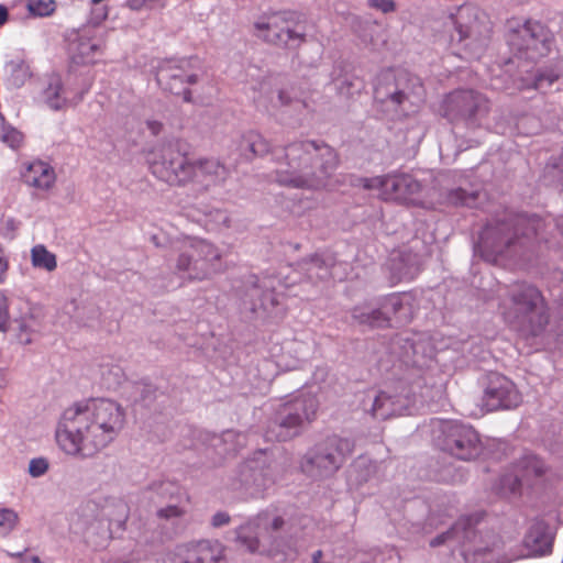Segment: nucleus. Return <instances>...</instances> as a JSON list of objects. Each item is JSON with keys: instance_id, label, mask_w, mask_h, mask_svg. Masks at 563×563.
Masks as SVG:
<instances>
[{"instance_id": "59", "label": "nucleus", "mask_w": 563, "mask_h": 563, "mask_svg": "<svg viewBox=\"0 0 563 563\" xmlns=\"http://www.w3.org/2000/svg\"><path fill=\"white\" fill-rule=\"evenodd\" d=\"M21 341L25 344H29L31 343V339L26 338L25 340H23L21 336H20Z\"/></svg>"}, {"instance_id": "51", "label": "nucleus", "mask_w": 563, "mask_h": 563, "mask_svg": "<svg viewBox=\"0 0 563 563\" xmlns=\"http://www.w3.org/2000/svg\"><path fill=\"white\" fill-rule=\"evenodd\" d=\"M8 20V10L4 5L0 4V26H2Z\"/></svg>"}, {"instance_id": "4", "label": "nucleus", "mask_w": 563, "mask_h": 563, "mask_svg": "<svg viewBox=\"0 0 563 563\" xmlns=\"http://www.w3.org/2000/svg\"><path fill=\"white\" fill-rule=\"evenodd\" d=\"M542 225V220L536 216H516L490 223L482 231L476 250L487 262H496L500 256L523 255L533 247Z\"/></svg>"}, {"instance_id": "46", "label": "nucleus", "mask_w": 563, "mask_h": 563, "mask_svg": "<svg viewBox=\"0 0 563 563\" xmlns=\"http://www.w3.org/2000/svg\"><path fill=\"white\" fill-rule=\"evenodd\" d=\"M184 510L175 505L167 506L165 508H162L157 511L158 517L165 518V519H172V518H178L184 515Z\"/></svg>"}, {"instance_id": "60", "label": "nucleus", "mask_w": 563, "mask_h": 563, "mask_svg": "<svg viewBox=\"0 0 563 563\" xmlns=\"http://www.w3.org/2000/svg\"><path fill=\"white\" fill-rule=\"evenodd\" d=\"M257 294H258V289H257V287H254L253 288V295H257Z\"/></svg>"}, {"instance_id": "40", "label": "nucleus", "mask_w": 563, "mask_h": 563, "mask_svg": "<svg viewBox=\"0 0 563 563\" xmlns=\"http://www.w3.org/2000/svg\"><path fill=\"white\" fill-rule=\"evenodd\" d=\"M471 519L467 518V519H463L459 522H456L449 531H446L445 533L441 534V536H438L437 538H434L430 544L431 547H437V545H440L442 544L446 539L449 538H455L457 537L460 530H466L467 527H471Z\"/></svg>"}, {"instance_id": "42", "label": "nucleus", "mask_w": 563, "mask_h": 563, "mask_svg": "<svg viewBox=\"0 0 563 563\" xmlns=\"http://www.w3.org/2000/svg\"><path fill=\"white\" fill-rule=\"evenodd\" d=\"M375 468V465L366 459H358L353 465V472L365 471V474H360V479L366 482L369 478L371 472Z\"/></svg>"}, {"instance_id": "55", "label": "nucleus", "mask_w": 563, "mask_h": 563, "mask_svg": "<svg viewBox=\"0 0 563 563\" xmlns=\"http://www.w3.org/2000/svg\"><path fill=\"white\" fill-rule=\"evenodd\" d=\"M5 385L4 375L2 371L0 369V388H3Z\"/></svg>"}, {"instance_id": "44", "label": "nucleus", "mask_w": 563, "mask_h": 563, "mask_svg": "<svg viewBox=\"0 0 563 563\" xmlns=\"http://www.w3.org/2000/svg\"><path fill=\"white\" fill-rule=\"evenodd\" d=\"M9 318V300L0 294V331H5Z\"/></svg>"}, {"instance_id": "49", "label": "nucleus", "mask_w": 563, "mask_h": 563, "mask_svg": "<svg viewBox=\"0 0 563 563\" xmlns=\"http://www.w3.org/2000/svg\"><path fill=\"white\" fill-rule=\"evenodd\" d=\"M8 267H9L8 260L4 256V254H3L2 246L0 245V283L3 282L4 275H5L7 271H8Z\"/></svg>"}, {"instance_id": "24", "label": "nucleus", "mask_w": 563, "mask_h": 563, "mask_svg": "<svg viewBox=\"0 0 563 563\" xmlns=\"http://www.w3.org/2000/svg\"><path fill=\"white\" fill-rule=\"evenodd\" d=\"M20 175L22 181L37 192L49 191L56 183L54 167L42 159L23 163Z\"/></svg>"}, {"instance_id": "30", "label": "nucleus", "mask_w": 563, "mask_h": 563, "mask_svg": "<svg viewBox=\"0 0 563 563\" xmlns=\"http://www.w3.org/2000/svg\"><path fill=\"white\" fill-rule=\"evenodd\" d=\"M268 151L269 144L261 134L250 131L242 136L240 152L245 159L250 161L255 156H262Z\"/></svg>"}, {"instance_id": "56", "label": "nucleus", "mask_w": 563, "mask_h": 563, "mask_svg": "<svg viewBox=\"0 0 563 563\" xmlns=\"http://www.w3.org/2000/svg\"><path fill=\"white\" fill-rule=\"evenodd\" d=\"M558 227H559V229L561 230V232L563 234V217L559 220Z\"/></svg>"}, {"instance_id": "17", "label": "nucleus", "mask_w": 563, "mask_h": 563, "mask_svg": "<svg viewBox=\"0 0 563 563\" xmlns=\"http://www.w3.org/2000/svg\"><path fill=\"white\" fill-rule=\"evenodd\" d=\"M91 84L80 89H73L65 84L59 74H49L41 91L42 102L53 111H60L78 106L90 90Z\"/></svg>"}, {"instance_id": "32", "label": "nucleus", "mask_w": 563, "mask_h": 563, "mask_svg": "<svg viewBox=\"0 0 563 563\" xmlns=\"http://www.w3.org/2000/svg\"><path fill=\"white\" fill-rule=\"evenodd\" d=\"M306 272L311 280H323L331 275L329 265L318 255L312 256L307 262Z\"/></svg>"}, {"instance_id": "58", "label": "nucleus", "mask_w": 563, "mask_h": 563, "mask_svg": "<svg viewBox=\"0 0 563 563\" xmlns=\"http://www.w3.org/2000/svg\"><path fill=\"white\" fill-rule=\"evenodd\" d=\"M93 531H95V525L92 523V525L88 528V534L93 533Z\"/></svg>"}, {"instance_id": "52", "label": "nucleus", "mask_w": 563, "mask_h": 563, "mask_svg": "<svg viewBox=\"0 0 563 563\" xmlns=\"http://www.w3.org/2000/svg\"><path fill=\"white\" fill-rule=\"evenodd\" d=\"M216 217H217L219 220H221L224 224H227V223H228V217H227V214H225L223 211H221V210H217V211H216Z\"/></svg>"}, {"instance_id": "14", "label": "nucleus", "mask_w": 563, "mask_h": 563, "mask_svg": "<svg viewBox=\"0 0 563 563\" xmlns=\"http://www.w3.org/2000/svg\"><path fill=\"white\" fill-rule=\"evenodd\" d=\"M375 98L382 102L389 100L396 106H402L407 101L418 106L423 100V88L418 78H410L405 73L397 76L386 73L375 88Z\"/></svg>"}, {"instance_id": "7", "label": "nucleus", "mask_w": 563, "mask_h": 563, "mask_svg": "<svg viewBox=\"0 0 563 563\" xmlns=\"http://www.w3.org/2000/svg\"><path fill=\"white\" fill-rule=\"evenodd\" d=\"M221 252L212 243L190 239L184 243L176 261V271L189 280H207L221 272Z\"/></svg>"}, {"instance_id": "33", "label": "nucleus", "mask_w": 563, "mask_h": 563, "mask_svg": "<svg viewBox=\"0 0 563 563\" xmlns=\"http://www.w3.org/2000/svg\"><path fill=\"white\" fill-rule=\"evenodd\" d=\"M275 107L308 108L306 100L298 99L294 88H282L276 92Z\"/></svg>"}, {"instance_id": "23", "label": "nucleus", "mask_w": 563, "mask_h": 563, "mask_svg": "<svg viewBox=\"0 0 563 563\" xmlns=\"http://www.w3.org/2000/svg\"><path fill=\"white\" fill-rule=\"evenodd\" d=\"M547 466L537 455L526 454L515 465L514 475H505L501 478V488L510 494H517L523 482L543 475Z\"/></svg>"}, {"instance_id": "1", "label": "nucleus", "mask_w": 563, "mask_h": 563, "mask_svg": "<svg viewBox=\"0 0 563 563\" xmlns=\"http://www.w3.org/2000/svg\"><path fill=\"white\" fill-rule=\"evenodd\" d=\"M125 423L126 410L119 401L88 398L63 411L55 429V441L71 459H91L119 438Z\"/></svg>"}, {"instance_id": "16", "label": "nucleus", "mask_w": 563, "mask_h": 563, "mask_svg": "<svg viewBox=\"0 0 563 563\" xmlns=\"http://www.w3.org/2000/svg\"><path fill=\"white\" fill-rule=\"evenodd\" d=\"M158 85L174 95H183L185 101L191 100L188 86L198 81V74L191 58L166 59L157 68Z\"/></svg>"}, {"instance_id": "31", "label": "nucleus", "mask_w": 563, "mask_h": 563, "mask_svg": "<svg viewBox=\"0 0 563 563\" xmlns=\"http://www.w3.org/2000/svg\"><path fill=\"white\" fill-rule=\"evenodd\" d=\"M31 264L34 268L53 272L57 267V257L44 244H36L31 249Z\"/></svg>"}, {"instance_id": "21", "label": "nucleus", "mask_w": 563, "mask_h": 563, "mask_svg": "<svg viewBox=\"0 0 563 563\" xmlns=\"http://www.w3.org/2000/svg\"><path fill=\"white\" fill-rule=\"evenodd\" d=\"M284 523L280 516L268 510L263 511L236 529V541L249 552L256 553L260 551L258 537L271 531H278Z\"/></svg>"}, {"instance_id": "28", "label": "nucleus", "mask_w": 563, "mask_h": 563, "mask_svg": "<svg viewBox=\"0 0 563 563\" xmlns=\"http://www.w3.org/2000/svg\"><path fill=\"white\" fill-rule=\"evenodd\" d=\"M102 46L101 41H95L91 36L81 34L73 44V58L77 63H92L102 53Z\"/></svg>"}, {"instance_id": "47", "label": "nucleus", "mask_w": 563, "mask_h": 563, "mask_svg": "<svg viewBox=\"0 0 563 563\" xmlns=\"http://www.w3.org/2000/svg\"><path fill=\"white\" fill-rule=\"evenodd\" d=\"M230 522V516L225 511H219L212 516L211 525L216 528L225 526Z\"/></svg>"}, {"instance_id": "18", "label": "nucleus", "mask_w": 563, "mask_h": 563, "mask_svg": "<svg viewBox=\"0 0 563 563\" xmlns=\"http://www.w3.org/2000/svg\"><path fill=\"white\" fill-rule=\"evenodd\" d=\"M443 450L456 459L468 461L479 454V438L471 426L448 422L443 427Z\"/></svg>"}, {"instance_id": "8", "label": "nucleus", "mask_w": 563, "mask_h": 563, "mask_svg": "<svg viewBox=\"0 0 563 563\" xmlns=\"http://www.w3.org/2000/svg\"><path fill=\"white\" fill-rule=\"evenodd\" d=\"M317 409L318 401L310 394H301L283 404L277 410L274 424L267 431L266 437L277 441L291 439L299 433L305 422L314 418Z\"/></svg>"}, {"instance_id": "5", "label": "nucleus", "mask_w": 563, "mask_h": 563, "mask_svg": "<svg viewBox=\"0 0 563 563\" xmlns=\"http://www.w3.org/2000/svg\"><path fill=\"white\" fill-rule=\"evenodd\" d=\"M499 311L512 329L523 333L536 334L545 323L543 297L528 284L507 288L500 297Z\"/></svg>"}, {"instance_id": "12", "label": "nucleus", "mask_w": 563, "mask_h": 563, "mask_svg": "<svg viewBox=\"0 0 563 563\" xmlns=\"http://www.w3.org/2000/svg\"><path fill=\"white\" fill-rule=\"evenodd\" d=\"M423 406L418 400L412 386L397 383L382 390L373 400L371 413L376 419H388L394 416L412 415Z\"/></svg>"}, {"instance_id": "29", "label": "nucleus", "mask_w": 563, "mask_h": 563, "mask_svg": "<svg viewBox=\"0 0 563 563\" xmlns=\"http://www.w3.org/2000/svg\"><path fill=\"white\" fill-rule=\"evenodd\" d=\"M4 73L9 84L15 88H20L32 77V70L29 63L15 57L8 60L4 65Z\"/></svg>"}, {"instance_id": "53", "label": "nucleus", "mask_w": 563, "mask_h": 563, "mask_svg": "<svg viewBox=\"0 0 563 563\" xmlns=\"http://www.w3.org/2000/svg\"><path fill=\"white\" fill-rule=\"evenodd\" d=\"M302 360H303V355L301 354L300 356H298L297 361H296L294 364L288 365V368L294 369V368L299 367L300 362H301Z\"/></svg>"}, {"instance_id": "39", "label": "nucleus", "mask_w": 563, "mask_h": 563, "mask_svg": "<svg viewBox=\"0 0 563 563\" xmlns=\"http://www.w3.org/2000/svg\"><path fill=\"white\" fill-rule=\"evenodd\" d=\"M449 202L455 206L475 207L477 194H467L463 189H455L449 194Z\"/></svg>"}, {"instance_id": "35", "label": "nucleus", "mask_w": 563, "mask_h": 563, "mask_svg": "<svg viewBox=\"0 0 563 563\" xmlns=\"http://www.w3.org/2000/svg\"><path fill=\"white\" fill-rule=\"evenodd\" d=\"M26 10L33 16H49L56 10L54 0H26Z\"/></svg>"}, {"instance_id": "2", "label": "nucleus", "mask_w": 563, "mask_h": 563, "mask_svg": "<svg viewBox=\"0 0 563 563\" xmlns=\"http://www.w3.org/2000/svg\"><path fill=\"white\" fill-rule=\"evenodd\" d=\"M147 162L157 179L170 186L191 185L197 194L223 185L229 177V169L219 159H190L172 146L153 151Z\"/></svg>"}, {"instance_id": "3", "label": "nucleus", "mask_w": 563, "mask_h": 563, "mask_svg": "<svg viewBox=\"0 0 563 563\" xmlns=\"http://www.w3.org/2000/svg\"><path fill=\"white\" fill-rule=\"evenodd\" d=\"M284 157L276 169V181L292 188L322 189L338 166L335 152L323 142H294L285 148Z\"/></svg>"}, {"instance_id": "10", "label": "nucleus", "mask_w": 563, "mask_h": 563, "mask_svg": "<svg viewBox=\"0 0 563 563\" xmlns=\"http://www.w3.org/2000/svg\"><path fill=\"white\" fill-rule=\"evenodd\" d=\"M353 450L347 439L330 438L322 445L309 451L302 459L301 470L311 477H327L334 474Z\"/></svg>"}, {"instance_id": "48", "label": "nucleus", "mask_w": 563, "mask_h": 563, "mask_svg": "<svg viewBox=\"0 0 563 563\" xmlns=\"http://www.w3.org/2000/svg\"><path fill=\"white\" fill-rule=\"evenodd\" d=\"M145 124L153 135H158L163 130V123L154 119L146 120Z\"/></svg>"}, {"instance_id": "43", "label": "nucleus", "mask_w": 563, "mask_h": 563, "mask_svg": "<svg viewBox=\"0 0 563 563\" xmlns=\"http://www.w3.org/2000/svg\"><path fill=\"white\" fill-rule=\"evenodd\" d=\"M367 4L369 8L376 9L383 13H390L396 10L394 0H368Z\"/></svg>"}, {"instance_id": "57", "label": "nucleus", "mask_w": 563, "mask_h": 563, "mask_svg": "<svg viewBox=\"0 0 563 563\" xmlns=\"http://www.w3.org/2000/svg\"><path fill=\"white\" fill-rule=\"evenodd\" d=\"M295 345H296V347H294V351L295 352H301L302 344L296 343Z\"/></svg>"}, {"instance_id": "41", "label": "nucleus", "mask_w": 563, "mask_h": 563, "mask_svg": "<svg viewBox=\"0 0 563 563\" xmlns=\"http://www.w3.org/2000/svg\"><path fill=\"white\" fill-rule=\"evenodd\" d=\"M48 470V463L45 459H33L29 464V473L33 477L44 475Z\"/></svg>"}, {"instance_id": "37", "label": "nucleus", "mask_w": 563, "mask_h": 563, "mask_svg": "<svg viewBox=\"0 0 563 563\" xmlns=\"http://www.w3.org/2000/svg\"><path fill=\"white\" fill-rule=\"evenodd\" d=\"M19 521L18 514L10 508H0V537L8 536Z\"/></svg>"}, {"instance_id": "6", "label": "nucleus", "mask_w": 563, "mask_h": 563, "mask_svg": "<svg viewBox=\"0 0 563 563\" xmlns=\"http://www.w3.org/2000/svg\"><path fill=\"white\" fill-rule=\"evenodd\" d=\"M275 484V473L266 451L241 463L228 477L225 489L238 498H257Z\"/></svg>"}, {"instance_id": "22", "label": "nucleus", "mask_w": 563, "mask_h": 563, "mask_svg": "<svg viewBox=\"0 0 563 563\" xmlns=\"http://www.w3.org/2000/svg\"><path fill=\"white\" fill-rule=\"evenodd\" d=\"M401 307V300L398 296L393 295L384 299L379 307L365 303L356 306L352 310L353 319L360 324L372 328L385 327L389 321V313H396Z\"/></svg>"}, {"instance_id": "50", "label": "nucleus", "mask_w": 563, "mask_h": 563, "mask_svg": "<svg viewBox=\"0 0 563 563\" xmlns=\"http://www.w3.org/2000/svg\"><path fill=\"white\" fill-rule=\"evenodd\" d=\"M412 350H413V354H415V360H413V364L419 366V367H422V366H426L427 365V362L423 361V360H420L418 357V354L419 352L422 350V344L421 343H416L412 345Z\"/></svg>"}, {"instance_id": "11", "label": "nucleus", "mask_w": 563, "mask_h": 563, "mask_svg": "<svg viewBox=\"0 0 563 563\" xmlns=\"http://www.w3.org/2000/svg\"><path fill=\"white\" fill-rule=\"evenodd\" d=\"M489 112L485 96L474 90H456L442 101L441 113L450 121H464L470 126L479 125Z\"/></svg>"}, {"instance_id": "54", "label": "nucleus", "mask_w": 563, "mask_h": 563, "mask_svg": "<svg viewBox=\"0 0 563 563\" xmlns=\"http://www.w3.org/2000/svg\"><path fill=\"white\" fill-rule=\"evenodd\" d=\"M23 563H43L37 556L25 559Z\"/></svg>"}, {"instance_id": "36", "label": "nucleus", "mask_w": 563, "mask_h": 563, "mask_svg": "<svg viewBox=\"0 0 563 563\" xmlns=\"http://www.w3.org/2000/svg\"><path fill=\"white\" fill-rule=\"evenodd\" d=\"M216 440L224 445V451L229 454L235 453L239 448L243 446L246 442V437L235 431H225L221 438Z\"/></svg>"}, {"instance_id": "38", "label": "nucleus", "mask_w": 563, "mask_h": 563, "mask_svg": "<svg viewBox=\"0 0 563 563\" xmlns=\"http://www.w3.org/2000/svg\"><path fill=\"white\" fill-rule=\"evenodd\" d=\"M273 282L271 279H264L262 283V287L268 289L272 286ZM278 305L277 296L272 290H266L262 294V297L260 299L258 305H253L252 310L256 311L257 309L262 308L264 310H269L271 308Z\"/></svg>"}, {"instance_id": "20", "label": "nucleus", "mask_w": 563, "mask_h": 563, "mask_svg": "<svg viewBox=\"0 0 563 563\" xmlns=\"http://www.w3.org/2000/svg\"><path fill=\"white\" fill-rule=\"evenodd\" d=\"M510 44L531 60L547 55L550 51L549 36L543 25L534 21L526 22L511 36Z\"/></svg>"}, {"instance_id": "13", "label": "nucleus", "mask_w": 563, "mask_h": 563, "mask_svg": "<svg viewBox=\"0 0 563 563\" xmlns=\"http://www.w3.org/2000/svg\"><path fill=\"white\" fill-rule=\"evenodd\" d=\"M361 185L368 190H376L384 200L418 203L421 184L407 174H394L362 178Z\"/></svg>"}, {"instance_id": "19", "label": "nucleus", "mask_w": 563, "mask_h": 563, "mask_svg": "<svg viewBox=\"0 0 563 563\" xmlns=\"http://www.w3.org/2000/svg\"><path fill=\"white\" fill-rule=\"evenodd\" d=\"M482 400L487 411H494L516 408L521 404L522 398L509 378L499 373H490L486 378Z\"/></svg>"}, {"instance_id": "15", "label": "nucleus", "mask_w": 563, "mask_h": 563, "mask_svg": "<svg viewBox=\"0 0 563 563\" xmlns=\"http://www.w3.org/2000/svg\"><path fill=\"white\" fill-rule=\"evenodd\" d=\"M290 14L287 12L261 16L255 23V35L265 42L297 47L305 42L306 33L299 26H291Z\"/></svg>"}, {"instance_id": "34", "label": "nucleus", "mask_w": 563, "mask_h": 563, "mask_svg": "<svg viewBox=\"0 0 563 563\" xmlns=\"http://www.w3.org/2000/svg\"><path fill=\"white\" fill-rule=\"evenodd\" d=\"M0 140L7 144L12 151H19L24 146V134L11 125H4Z\"/></svg>"}, {"instance_id": "9", "label": "nucleus", "mask_w": 563, "mask_h": 563, "mask_svg": "<svg viewBox=\"0 0 563 563\" xmlns=\"http://www.w3.org/2000/svg\"><path fill=\"white\" fill-rule=\"evenodd\" d=\"M456 41L473 55H478L490 35V22L485 12L473 4L461 5L452 14Z\"/></svg>"}, {"instance_id": "25", "label": "nucleus", "mask_w": 563, "mask_h": 563, "mask_svg": "<svg viewBox=\"0 0 563 563\" xmlns=\"http://www.w3.org/2000/svg\"><path fill=\"white\" fill-rule=\"evenodd\" d=\"M101 518L97 521L102 527V540L111 539L113 533L122 530L129 517V507L121 498H109L101 509Z\"/></svg>"}, {"instance_id": "45", "label": "nucleus", "mask_w": 563, "mask_h": 563, "mask_svg": "<svg viewBox=\"0 0 563 563\" xmlns=\"http://www.w3.org/2000/svg\"><path fill=\"white\" fill-rule=\"evenodd\" d=\"M559 75L553 73H544L540 74L534 81L536 89H543L544 87L551 86L556 79Z\"/></svg>"}, {"instance_id": "27", "label": "nucleus", "mask_w": 563, "mask_h": 563, "mask_svg": "<svg viewBox=\"0 0 563 563\" xmlns=\"http://www.w3.org/2000/svg\"><path fill=\"white\" fill-rule=\"evenodd\" d=\"M223 558L220 545L200 542L189 549L184 558H173L166 563H220Z\"/></svg>"}, {"instance_id": "26", "label": "nucleus", "mask_w": 563, "mask_h": 563, "mask_svg": "<svg viewBox=\"0 0 563 563\" xmlns=\"http://www.w3.org/2000/svg\"><path fill=\"white\" fill-rule=\"evenodd\" d=\"M526 556H543L550 554L553 545L552 536L541 525H534L525 537Z\"/></svg>"}]
</instances>
